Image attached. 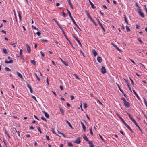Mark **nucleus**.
Returning a JSON list of instances; mask_svg holds the SVG:
<instances>
[{"mask_svg":"<svg viewBox=\"0 0 147 147\" xmlns=\"http://www.w3.org/2000/svg\"><path fill=\"white\" fill-rule=\"evenodd\" d=\"M92 51L94 56L95 57L97 55V53L96 50L94 49H93Z\"/></svg>","mask_w":147,"mask_h":147,"instance_id":"f3484780","label":"nucleus"},{"mask_svg":"<svg viewBox=\"0 0 147 147\" xmlns=\"http://www.w3.org/2000/svg\"><path fill=\"white\" fill-rule=\"evenodd\" d=\"M83 138L85 140L87 141H89V140L87 138L86 135H85V134H84V136H83Z\"/></svg>","mask_w":147,"mask_h":147,"instance_id":"4468645a","label":"nucleus"},{"mask_svg":"<svg viewBox=\"0 0 147 147\" xmlns=\"http://www.w3.org/2000/svg\"><path fill=\"white\" fill-rule=\"evenodd\" d=\"M119 118L121 120V121H122L123 123L125 121L123 119V118L121 117H120Z\"/></svg>","mask_w":147,"mask_h":147,"instance_id":"13d9d810","label":"nucleus"},{"mask_svg":"<svg viewBox=\"0 0 147 147\" xmlns=\"http://www.w3.org/2000/svg\"><path fill=\"white\" fill-rule=\"evenodd\" d=\"M80 123L81 125L82 126L84 131V132H86V128L85 126L84 125L83 123L81 121H80Z\"/></svg>","mask_w":147,"mask_h":147,"instance_id":"9d476101","label":"nucleus"},{"mask_svg":"<svg viewBox=\"0 0 147 147\" xmlns=\"http://www.w3.org/2000/svg\"><path fill=\"white\" fill-rule=\"evenodd\" d=\"M133 92H134V93L135 95L137 97V98L139 100H140V98L138 96V95L137 94L136 92L134 90H133Z\"/></svg>","mask_w":147,"mask_h":147,"instance_id":"ddd939ff","label":"nucleus"},{"mask_svg":"<svg viewBox=\"0 0 147 147\" xmlns=\"http://www.w3.org/2000/svg\"><path fill=\"white\" fill-rule=\"evenodd\" d=\"M60 29L62 30V33L65 36V35L66 34H65V32L63 28H61V29Z\"/></svg>","mask_w":147,"mask_h":147,"instance_id":"ea45409f","label":"nucleus"},{"mask_svg":"<svg viewBox=\"0 0 147 147\" xmlns=\"http://www.w3.org/2000/svg\"><path fill=\"white\" fill-rule=\"evenodd\" d=\"M111 44L115 47H117V46L113 43V42H111Z\"/></svg>","mask_w":147,"mask_h":147,"instance_id":"680f3d73","label":"nucleus"},{"mask_svg":"<svg viewBox=\"0 0 147 147\" xmlns=\"http://www.w3.org/2000/svg\"><path fill=\"white\" fill-rule=\"evenodd\" d=\"M97 60L98 62L99 63H101L102 62V59L101 57H98Z\"/></svg>","mask_w":147,"mask_h":147,"instance_id":"f8f14e48","label":"nucleus"},{"mask_svg":"<svg viewBox=\"0 0 147 147\" xmlns=\"http://www.w3.org/2000/svg\"><path fill=\"white\" fill-rule=\"evenodd\" d=\"M137 39L138 40V41L141 43H143V42H142V41L140 38H137Z\"/></svg>","mask_w":147,"mask_h":147,"instance_id":"e433bc0d","label":"nucleus"},{"mask_svg":"<svg viewBox=\"0 0 147 147\" xmlns=\"http://www.w3.org/2000/svg\"><path fill=\"white\" fill-rule=\"evenodd\" d=\"M23 52V50L22 49H20V56H18V57L19 58H21L22 57V52Z\"/></svg>","mask_w":147,"mask_h":147,"instance_id":"5701e85b","label":"nucleus"},{"mask_svg":"<svg viewBox=\"0 0 147 147\" xmlns=\"http://www.w3.org/2000/svg\"><path fill=\"white\" fill-rule=\"evenodd\" d=\"M144 103L145 104V105H146V107H147V102L146 101V100H145L144 98Z\"/></svg>","mask_w":147,"mask_h":147,"instance_id":"a18cd8bd","label":"nucleus"},{"mask_svg":"<svg viewBox=\"0 0 147 147\" xmlns=\"http://www.w3.org/2000/svg\"><path fill=\"white\" fill-rule=\"evenodd\" d=\"M26 85L28 88L29 89L30 92L31 93H32L33 91L30 85L28 84H27Z\"/></svg>","mask_w":147,"mask_h":147,"instance_id":"9b49d317","label":"nucleus"},{"mask_svg":"<svg viewBox=\"0 0 147 147\" xmlns=\"http://www.w3.org/2000/svg\"><path fill=\"white\" fill-rule=\"evenodd\" d=\"M37 129L38 131H39L40 133L41 134L42 133V131L41 130L40 127H38Z\"/></svg>","mask_w":147,"mask_h":147,"instance_id":"37998d69","label":"nucleus"},{"mask_svg":"<svg viewBox=\"0 0 147 147\" xmlns=\"http://www.w3.org/2000/svg\"><path fill=\"white\" fill-rule=\"evenodd\" d=\"M89 1L90 4L91 5V7L93 9L96 8V7L95 6H94L93 4L91 2L90 0H89Z\"/></svg>","mask_w":147,"mask_h":147,"instance_id":"dca6fc26","label":"nucleus"},{"mask_svg":"<svg viewBox=\"0 0 147 147\" xmlns=\"http://www.w3.org/2000/svg\"><path fill=\"white\" fill-rule=\"evenodd\" d=\"M101 72L103 74H105L106 73V70L104 66H103L101 69Z\"/></svg>","mask_w":147,"mask_h":147,"instance_id":"20e7f679","label":"nucleus"},{"mask_svg":"<svg viewBox=\"0 0 147 147\" xmlns=\"http://www.w3.org/2000/svg\"><path fill=\"white\" fill-rule=\"evenodd\" d=\"M99 135L100 137V138H101V139L102 140H103L104 142H105V140L103 139V138H102V136L100 134H99Z\"/></svg>","mask_w":147,"mask_h":147,"instance_id":"58836bf2","label":"nucleus"},{"mask_svg":"<svg viewBox=\"0 0 147 147\" xmlns=\"http://www.w3.org/2000/svg\"><path fill=\"white\" fill-rule=\"evenodd\" d=\"M40 53L41 54L42 56L43 57H44L45 56L44 54V53L42 52V51H40Z\"/></svg>","mask_w":147,"mask_h":147,"instance_id":"bf43d9fd","label":"nucleus"},{"mask_svg":"<svg viewBox=\"0 0 147 147\" xmlns=\"http://www.w3.org/2000/svg\"><path fill=\"white\" fill-rule=\"evenodd\" d=\"M80 51L81 53L82 54L83 56L84 57H85V55H84V53L82 52V51L81 50H80Z\"/></svg>","mask_w":147,"mask_h":147,"instance_id":"3c124183","label":"nucleus"},{"mask_svg":"<svg viewBox=\"0 0 147 147\" xmlns=\"http://www.w3.org/2000/svg\"><path fill=\"white\" fill-rule=\"evenodd\" d=\"M126 29L127 30V32H130V30L129 29V27L127 26H126Z\"/></svg>","mask_w":147,"mask_h":147,"instance_id":"72a5a7b5","label":"nucleus"},{"mask_svg":"<svg viewBox=\"0 0 147 147\" xmlns=\"http://www.w3.org/2000/svg\"><path fill=\"white\" fill-rule=\"evenodd\" d=\"M117 84V86L118 87V88H119L120 91L121 92H123V90H121V88H120V86L119 85Z\"/></svg>","mask_w":147,"mask_h":147,"instance_id":"f704fd0d","label":"nucleus"},{"mask_svg":"<svg viewBox=\"0 0 147 147\" xmlns=\"http://www.w3.org/2000/svg\"><path fill=\"white\" fill-rule=\"evenodd\" d=\"M26 46L27 47V49L28 51V53H30L31 52V49L30 47L28 45V44H26Z\"/></svg>","mask_w":147,"mask_h":147,"instance_id":"6e6552de","label":"nucleus"},{"mask_svg":"<svg viewBox=\"0 0 147 147\" xmlns=\"http://www.w3.org/2000/svg\"><path fill=\"white\" fill-rule=\"evenodd\" d=\"M123 123V124H124L125 125L126 127H128L129 125L127 124V123H126L125 121Z\"/></svg>","mask_w":147,"mask_h":147,"instance_id":"603ef678","label":"nucleus"},{"mask_svg":"<svg viewBox=\"0 0 147 147\" xmlns=\"http://www.w3.org/2000/svg\"><path fill=\"white\" fill-rule=\"evenodd\" d=\"M133 122H134V123L135 125H136V126L139 129V128H140V127L139 126V125L137 124V122L135 120H134L133 121H132Z\"/></svg>","mask_w":147,"mask_h":147,"instance_id":"a211bd4d","label":"nucleus"},{"mask_svg":"<svg viewBox=\"0 0 147 147\" xmlns=\"http://www.w3.org/2000/svg\"><path fill=\"white\" fill-rule=\"evenodd\" d=\"M60 59L61 60V61L64 64H65V65H66V66H67L68 65V63L67 62H65L63 60H62V59L61 58H60Z\"/></svg>","mask_w":147,"mask_h":147,"instance_id":"b1692460","label":"nucleus"},{"mask_svg":"<svg viewBox=\"0 0 147 147\" xmlns=\"http://www.w3.org/2000/svg\"><path fill=\"white\" fill-rule=\"evenodd\" d=\"M41 41L43 42H48V40H46L43 39L41 40Z\"/></svg>","mask_w":147,"mask_h":147,"instance_id":"8fccbe9b","label":"nucleus"},{"mask_svg":"<svg viewBox=\"0 0 147 147\" xmlns=\"http://www.w3.org/2000/svg\"><path fill=\"white\" fill-rule=\"evenodd\" d=\"M124 20L125 21V22L127 24H128V23L127 21V19L126 18L125 15H124Z\"/></svg>","mask_w":147,"mask_h":147,"instance_id":"cd10ccee","label":"nucleus"},{"mask_svg":"<svg viewBox=\"0 0 147 147\" xmlns=\"http://www.w3.org/2000/svg\"><path fill=\"white\" fill-rule=\"evenodd\" d=\"M43 112L44 113V115L47 118H48L49 117V115L47 112L45 111H43Z\"/></svg>","mask_w":147,"mask_h":147,"instance_id":"6ab92c4d","label":"nucleus"},{"mask_svg":"<svg viewBox=\"0 0 147 147\" xmlns=\"http://www.w3.org/2000/svg\"><path fill=\"white\" fill-rule=\"evenodd\" d=\"M65 121L66 122V123H67V124L71 128L73 129L71 125L70 122L68 120H65Z\"/></svg>","mask_w":147,"mask_h":147,"instance_id":"2eb2a0df","label":"nucleus"},{"mask_svg":"<svg viewBox=\"0 0 147 147\" xmlns=\"http://www.w3.org/2000/svg\"><path fill=\"white\" fill-rule=\"evenodd\" d=\"M89 144V147H94V145L92 141H89L88 142Z\"/></svg>","mask_w":147,"mask_h":147,"instance_id":"1a4fd4ad","label":"nucleus"},{"mask_svg":"<svg viewBox=\"0 0 147 147\" xmlns=\"http://www.w3.org/2000/svg\"><path fill=\"white\" fill-rule=\"evenodd\" d=\"M34 74H35V76L36 77L37 80H38L39 81H40V79L38 77V76L36 74V73H34Z\"/></svg>","mask_w":147,"mask_h":147,"instance_id":"bb28decb","label":"nucleus"},{"mask_svg":"<svg viewBox=\"0 0 147 147\" xmlns=\"http://www.w3.org/2000/svg\"><path fill=\"white\" fill-rule=\"evenodd\" d=\"M5 69L7 71H10L11 70V69L7 67H5Z\"/></svg>","mask_w":147,"mask_h":147,"instance_id":"c9c22d12","label":"nucleus"},{"mask_svg":"<svg viewBox=\"0 0 147 147\" xmlns=\"http://www.w3.org/2000/svg\"><path fill=\"white\" fill-rule=\"evenodd\" d=\"M67 1H68V3L70 5L72 4V3L71 2L70 0H67Z\"/></svg>","mask_w":147,"mask_h":147,"instance_id":"774afa93","label":"nucleus"},{"mask_svg":"<svg viewBox=\"0 0 147 147\" xmlns=\"http://www.w3.org/2000/svg\"><path fill=\"white\" fill-rule=\"evenodd\" d=\"M84 108H85V109L87 107V104L86 103L84 104Z\"/></svg>","mask_w":147,"mask_h":147,"instance_id":"338daca9","label":"nucleus"},{"mask_svg":"<svg viewBox=\"0 0 147 147\" xmlns=\"http://www.w3.org/2000/svg\"><path fill=\"white\" fill-rule=\"evenodd\" d=\"M16 73H17V74L18 75V76L20 78H21L22 79L23 78L22 75L20 73L18 72H17Z\"/></svg>","mask_w":147,"mask_h":147,"instance_id":"aec40b11","label":"nucleus"},{"mask_svg":"<svg viewBox=\"0 0 147 147\" xmlns=\"http://www.w3.org/2000/svg\"><path fill=\"white\" fill-rule=\"evenodd\" d=\"M5 133L6 134L7 136L9 138H11V137H10V136L9 135V134L8 133V132L5 129Z\"/></svg>","mask_w":147,"mask_h":147,"instance_id":"4be33fe9","label":"nucleus"},{"mask_svg":"<svg viewBox=\"0 0 147 147\" xmlns=\"http://www.w3.org/2000/svg\"><path fill=\"white\" fill-rule=\"evenodd\" d=\"M68 144L69 146V147H73V144H72L71 142H69L68 143Z\"/></svg>","mask_w":147,"mask_h":147,"instance_id":"7c9ffc66","label":"nucleus"},{"mask_svg":"<svg viewBox=\"0 0 147 147\" xmlns=\"http://www.w3.org/2000/svg\"><path fill=\"white\" fill-rule=\"evenodd\" d=\"M62 15H63V16L64 17H66V14L64 12H63V11L62 12Z\"/></svg>","mask_w":147,"mask_h":147,"instance_id":"a19ab883","label":"nucleus"},{"mask_svg":"<svg viewBox=\"0 0 147 147\" xmlns=\"http://www.w3.org/2000/svg\"><path fill=\"white\" fill-rule=\"evenodd\" d=\"M127 127L131 131V133H134V132L133 131L131 127L129 126H128Z\"/></svg>","mask_w":147,"mask_h":147,"instance_id":"473e14b6","label":"nucleus"},{"mask_svg":"<svg viewBox=\"0 0 147 147\" xmlns=\"http://www.w3.org/2000/svg\"><path fill=\"white\" fill-rule=\"evenodd\" d=\"M46 138L48 140H50V139H49V136H47V135H46Z\"/></svg>","mask_w":147,"mask_h":147,"instance_id":"69168bd1","label":"nucleus"},{"mask_svg":"<svg viewBox=\"0 0 147 147\" xmlns=\"http://www.w3.org/2000/svg\"><path fill=\"white\" fill-rule=\"evenodd\" d=\"M3 52L5 54H6L8 53L7 51V50L6 49L3 48Z\"/></svg>","mask_w":147,"mask_h":147,"instance_id":"393cba45","label":"nucleus"},{"mask_svg":"<svg viewBox=\"0 0 147 147\" xmlns=\"http://www.w3.org/2000/svg\"><path fill=\"white\" fill-rule=\"evenodd\" d=\"M67 11L68 13V14H69V16L70 18L71 19V20H72V21L73 22V23H74L76 22H75L74 20L73 19V18L72 17V16L71 14V13H70V11L67 9Z\"/></svg>","mask_w":147,"mask_h":147,"instance_id":"f257e3e1","label":"nucleus"},{"mask_svg":"<svg viewBox=\"0 0 147 147\" xmlns=\"http://www.w3.org/2000/svg\"><path fill=\"white\" fill-rule=\"evenodd\" d=\"M41 118L42 120L45 121L46 122L47 121V119H46L44 117H43L42 116L41 117Z\"/></svg>","mask_w":147,"mask_h":147,"instance_id":"4c0bfd02","label":"nucleus"},{"mask_svg":"<svg viewBox=\"0 0 147 147\" xmlns=\"http://www.w3.org/2000/svg\"><path fill=\"white\" fill-rule=\"evenodd\" d=\"M31 63L33 64L34 65H36V62L34 60H31L30 61Z\"/></svg>","mask_w":147,"mask_h":147,"instance_id":"a878e982","label":"nucleus"},{"mask_svg":"<svg viewBox=\"0 0 147 147\" xmlns=\"http://www.w3.org/2000/svg\"><path fill=\"white\" fill-rule=\"evenodd\" d=\"M124 80H125V82L127 83V84H129L128 82V80H126L124 78Z\"/></svg>","mask_w":147,"mask_h":147,"instance_id":"09e8293b","label":"nucleus"},{"mask_svg":"<svg viewBox=\"0 0 147 147\" xmlns=\"http://www.w3.org/2000/svg\"><path fill=\"white\" fill-rule=\"evenodd\" d=\"M129 116L132 121L134 120V119L130 115H129Z\"/></svg>","mask_w":147,"mask_h":147,"instance_id":"79ce46f5","label":"nucleus"},{"mask_svg":"<svg viewBox=\"0 0 147 147\" xmlns=\"http://www.w3.org/2000/svg\"><path fill=\"white\" fill-rule=\"evenodd\" d=\"M36 34L38 36H39L41 34V33L40 32L38 31V32H36Z\"/></svg>","mask_w":147,"mask_h":147,"instance_id":"de8ad7c7","label":"nucleus"},{"mask_svg":"<svg viewBox=\"0 0 147 147\" xmlns=\"http://www.w3.org/2000/svg\"><path fill=\"white\" fill-rule=\"evenodd\" d=\"M18 16L19 17L20 20V21H21L22 18H21V16L20 12L19 11L18 12Z\"/></svg>","mask_w":147,"mask_h":147,"instance_id":"2f4dec72","label":"nucleus"},{"mask_svg":"<svg viewBox=\"0 0 147 147\" xmlns=\"http://www.w3.org/2000/svg\"><path fill=\"white\" fill-rule=\"evenodd\" d=\"M121 99L124 102H125V101H126L125 99L124 98H121Z\"/></svg>","mask_w":147,"mask_h":147,"instance_id":"0e129e2a","label":"nucleus"},{"mask_svg":"<svg viewBox=\"0 0 147 147\" xmlns=\"http://www.w3.org/2000/svg\"><path fill=\"white\" fill-rule=\"evenodd\" d=\"M74 24L77 26V27L79 29H80V30H81L80 29V28L79 27V26H78V25L76 24V22H75L74 23Z\"/></svg>","mask_w":147,"mask_h":147,"instance_id":"49530a36","label":"nucleus"},{"mask_svg":"<svg viewBox=\"0 0 147 147\" xmlns=\"http://www.w3.org/2000/svg\"><path fill=\"white\" fill-rule=\"evenodd\" d=\"M123 123V124H124L125 125L126 127H128L129 125L127 124V123H126L125 121Z\"/></svg>","mask_w":147,"mask_h":147,"instance_id":"5fc2aeb1","label":"nucleus"},{"mask_svg":"<svg viewBox=\"0 0 147 147\" xmlns=\"http://www.w3.org/2000/svg\"><path fill=\"white\" fill-rule=\"evenodd\" d=\"M118 51H119L120 52V51H122V50H121L120 49H119V48L118 47H117H117H116L115 48Z\"/></svg>","mask_w":147,"mask_h":147,"instance_id":"c03bdc74","label":"nucleus"},{"mask_svg":"<svg viewBox=\"0 0 147 147\" xmlns=\"http://www.w3.org/2000/svg\"><path fill=\"white\" fill-rule=\"evenodd\" d=\"M74 75H75V78L76 79H78V80L80 79V78H79V77L77 75L75 74Z\"/></svg>","mask_w":147,"mask_h":147,"instance_id":"6e6d98bb","label":"nucleus"},{"mask_svg":"<svg viewBox=\"0 0 147 147\" xmlns=\"http://www.w3.org/2000/svg\"><path fill=\"white\" fill-rule=\"evenodd\" d=\"M138 12L139 13V14L141 16V17L144 18L145 16L143 13L141 11V9H138Z\"/></svg>","mask_w":147,"mask_h":147,"instance_id":"7ed1b4c3","label":"nucleus"},{"mask_svg":"<svg viewBox=\"0 0 147 147\" xmlns=\"http://www.w3.org/2000/svg\"><path fill=\"white\" fill-rule=\"evenodd\" d=\"M97 21H98V22L100 26L101 27V28H102L104 32H105V29L104 28L102 25L101 23V22H100V20H99L98 19Z\"/></svg>","mask_w":147,"mask_h":147,"instance_id":"0eeeda50","label":"nucleus"},{"mask_svg":"<svg viewBox=\"0 0 147 147\" xmlns=\"http://www.w3.org/2000/svg\"><path fill=\"white\" fill-rule=\"evenodd\" d=\"M129 78L131 82V84H132V85H133L134 83L130 77H129Z\"/></svg>","mask_w":147,"mask_h":147,"instance_id":"4d7b16f0","label":"nucleus"},{"mask_svg":"<svg viewBox=\"0 0 147 147\" xmlns=\"http://www.w3.org/2000/svg\"><path fill=\"white\" fill-rule=\"evenodd\" d=\"M89 130L90 131V133L91 134V135H93V133L92 131V129L91 127L89 129Z\"/></svg>","mask_w":147,"mask_h":147,"instance_id":"c756f323","label":"nucleus"},{"mask_svg":"<svg viewBox=\"0 0 147 147\" xmlns=\"http://www.w3.org/2000/svg\"><path fill=\"white\" fill-rule=\"evenodd\" d=\"M64 36V37H65V38L69 42V43L70 44L71 46L72 47L74 48L75 49L74 47L73 46L72 43L69 40V39L67 37V36L66 35H65Z\"/></svg>","mask_w":147,"mask_h":147,"instance_id":"39448f33","label":"nucleus"},{"mask_svg":"<svg viewBox=\"0 0 147 147\" xmlns=\"http://www.w3.org/2000/svg\"><path fill=\"white\" fill-rule=\"evenodd\" d=\"M76 40L77 41V42L79 44L80 46L81 47H82V44H81V43L80 42V41L78 39L77 40Z\"/></svg>","mask_w":147,"mask_h":147,"instance_id":"c85d7f7f","label":"nucleus"},{"mask_svg":"<svg viewBox=\"0 0 147 147\" xmlns=\"http://www.w3.org/2000/svg\"><path fill=\"white\" fill-rule=\"evenodd\" d=\"M124 105L127 108H129L130 106V103L126 101L124 102Z\"/></svg>","mask_w":147,"mask_h":147,"instance_id":"423d86ee","label":"nucleus"},{"mask_svg":"<svg viewBox=\"0 0 147 147\" xmlns=\"http://www.w3.org/2000/svg\"><path fill=\"white\" fill-rule=\"evenodd\" d=\"M81 142V140H80V137H78L74 142V143L78 144H80Z\"/></svg>","mask_w":147,"mask_h":147,"instance_id":"f03ea898","label":"nucleus"},{"mask_svg":"<svg viewBox=\"0 0 147 147\" xmlns=\"http://www.w3.org/2000/svg\"><path fill=\"white\" fill-rule=\"evenodd\" d=\"M59 110H60V112H61L62 114L63 115H64V111L63 110V109L61 108L60 107Z\"/></svg>","mask_w":147,"mask_h":147,"instance_id":"412c9836","label":"nucleus"},{"mask_svg":"<svg viewBox=\"0 0 147 147\" xmlns=\"http://www.w3.org/2000/svg\"><path fill=\"white\" fill-rule=\"evenodd\" d=\"M70 97H71V100H73V99H74V96H73L72 95H71Z\"/></svg>","mask_w":147,"mask_h":147,"instance_id":"e2e57ef3","label":"nucleus"},{"mask_svg":"<svg viewBox=\"0 0 147 147\" xmlns=\"http://www.w3.org/2000/svg\"><path fill=\"white\" fill-rule=\"evenodd\" d=\"M32 97L35 100H36V101H37V100L36 99V97L34 96H32Z\"/></svg>","mask_w":147,"mask_h":147,"instance_id":"052dcab7","label":"nucleus"},{"mask_svg":"<svg viewBox=\"0 0 147 147\" xmlns=\"http://www.w3.org/2000/svg\"><path fill=\"white\" fill-rule=\"evenodd\" d=\"M123 123V124H124L125 125L126 127H128L129 125L127 124V123H126L125 121Z\"/></svg>","mask_w":147,"mask_h":147,"instance_id":"864d4df0","label":"nucleus"}]
</instances>
